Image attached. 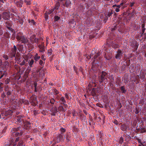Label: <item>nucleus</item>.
I'll use <instances>...</instances> for the list:
<instances>
[{
    "label": "nucleus",
    "instance_id": "f257e3e1",
    "mask_svg": "<svg viewBox=\"0 0 146 146\" xmlns=\"http://www.w3.org/2000/svg\"><path fill=\"white\" fill-rule=\"evenodd\" d=\"M24 130L23 128L20 126L17 127L13 128L11 130L12 136L14 137H16L19 135L21 136L23 134Z\"/></svg>",
    "mask_w": 146,
    "mask_h": 146
},
{
    "label": "nucleus",
    "instance_id": "f03ea898",
    "mask_svg": "<svg viewBox=\"0 0 146 146\" xmlns=\"http://www.w3.org/2000/svg\"><path fill=\"white\" fill-rule=\"evenodd\" d=\"M16 38L18 41L21 42V43H25L27 42L28 40L27 38L25 37L22 33H19L16 36Z\"/></svg>",
    "mask_w": 146,
    "mask_h": 146
},
{
    "label": "nucleus",
    "instance_id": "7ed1b4c3",
    "mask_svg": "<svg viewBox=\"0 0 146 146\" xmlns=\"http://www.w3.org/2000/svg\"><path fill=\"white\" fill-rule=\"evenodd\" d=\"M4 90L6 95L7 98L9 99L11 98L13 90L10 87H9L8 85H7L5 86Z\"/></svg>",
    "mask_w": 146,
    "mask_h": 146
},
{
    "label": "nucleus",
    "instance_id": "20e7f679",
    "mask_svg": "<svg viewBox=\"0 0 146 146\" xmlns=\"http://www.w3.org/2000/svg\"><path fill=\"white\" fill-rule=\"evenodd\" d=\"M17 51V48L15 45H14L13 48L11 49L9 53V56L11 59L13 58L15 56L16 52Z\"/></svg>",
    "mask_w": 146,
    "mask_h": 146
},
{
    "label": "nucleus",
    "instance_id": "39448f33",
    "mask_svg": "<svg viewBox=\"0 0 146 146\" xmlns=\"http://www.w3.org/2000/svg\"><path fill=\"white\" fill-rule=\"evenodd\" d=\"M60 6V4L59 3H56L55 5V7L53 9H49L48 12V14H50L54 12V13L55 14L57 13V10L58 9Z\"/></svg>",
    "mask_w": 146,
    "mask_h": 146
},
{
    "label": "nucleus",
    "instance_id": "423d86ee",
    "mask_svg": "<svg viewBox=\"0 0 146 146\" xmlns=\"http://www.w3.org/2000/svg\"><path fill=\"white\" fill-rule=\"evenodd\" d=\"M107 75L108 73L104 71H102L100 76V80H99V82L100 83H102L106 80H107Z\"/></svg>",
    "mask_w": 146,
    "mask_h": 146
},
{
    "label": "nucleus",
    "instance_id": "0eeeda50",
    "mask_svg": "<svg viewBox=\"0 0 146 146\" xmlns=\"http://www.w3.org/2000/svg\"><path fill=\"white\" fill-rule=\"evenodd\" d=\"M2 16L3 19L7 21L9 20L10 17V13L9 12H3Z\"/></svg>",
    "mask_w": 146,
    "mask_h": 146
},
{
    "label": "nucleus",
    "instance_id": "6e6552de",
    "mask_svg": "<svg viewBox=\"0 0 146 146\" xmlns=\"http://www.w3.org/2000/svg\"><path fill=\"white\" fill-rule=\"evenodd\" d=\"M16 119L17 120V123L19 124V125H22L24 122L23 117L21 115L17 116Z\"/></svg>",
    "mask_w": 146,
    "mask_h": 146
},
{
    "label": "nucleus",
    "instance_id": "1a4fd4ad",
    "mask_svg": "<svg viewBox=\"0 0 146 146\" xmlns=\"http://www.w3.org/2000/svg\"><path fill=\"white\" fill-rule=\"evenodd\" d=\"M5 26L8 30L11 31H12L13 30V29L11 28V27L12 25V22L11 21H7L5 23Z\"/></svg>",
    "mask_w": 146,
    "mask_h": 146
},
{
    "label": "nucleus",
    "instance_id": "9d476101",
    "mask_svg": "<svg viewBox=\"0 0 146 146\" xmlns=\"http://www.w3.org/2000/svg\"><path fill=\"white\" fill-rule=\"evenodd\" d=\"M123 51L120 49H118L117 52V54L116 55L115 57L117 60H119L121 58L122 55Z\"/></svg>",
    "mask_w": 146,
    "mask_h": 146
},
{
    "label": "nucleus",
    "instance_id": "9b49d317",
    "mask_svg": "<svg viewBox=\"0 0 146 146\" xmlns=\"http://www.w3.org/2000/svg\"><path fill=\"white\" fill-rule=\"evenodd\" d=\"M7 75V73L6 71H0V79H2L4 77H6Z\"/></svg>",
    "mask_w": 146,
    "mask_h": 146
},
{
    "label": "nucleus",
    "instance_id": "f8f14e48",
    "mask_svg": "<svg viewBox=\"0 0 146 146\" xmlns=\"http://www.w3.org/2000/svg\"><path fill=\"white\" fill-rule=\"evenodd\" d=\"M65 138V137H64L62 134H59L57 137V141L58 142H59L60 141H63Z\"/></svg>",
    "mask_w": 146,
    "mask_h": 146
},
{
    "label": "nucleus",
    "instance_id": "ddd939ff",
    "mask_svg": "<svg viewBox=\"0 0 146 146\" xmlns=\"http://www.w3.org/2000/svg\"><path fill=\"white\" fill-rule=\"evenodd\" d=\"M17 62L20 65L23 66L25 64V59L22 58L21 59H19V60L17 61Z\"/></svg>",
    "mask_w": 146,
    "mask_h": 146
},
{
    "label": "nucleus",
    "instance_id": "4468645a",
    "mask_svg": "<svg viewBox=\"0 0 146 146\" xmlns=\"http://www.w3.org/2000/svg\"><path fill=\"white\" fill-rule=\"evenodd\" d=\"M51 112V115L52 116H55L58 112L57 109L56 107L52 108L50 110Z\"/></svg>",
    "mask_w": 146,
    "mask_h": 146
},
{
    "label": "nucleus",
    "instance_id": "2eb2a0df",
    "mask_svg": "<svg viewBox=\"0 0 146 146\" xmlns=\"http://www.w3.org/2000/svg\"><path fill=\"white\" fill-rule=\"evenodd\" d=\"M23 1L22 0H18L16 3L17 6L21 8L22 7L23 4Z\"/></svg>",
    "mask_w": 146,
    "mask_h": 146
},
{
    "label": "nucleus",
    "instance_id": "dca6fc26",
    "mask_svg": "<svg viewBox=\"0 0 146 146\" xmlns=\"http://www.w3.org/2000/svg\"><path fill=\"white\" fill-rule=\"evenodd\" d=\"M13 113V111L11 110H8L7 111H5L4 113H2V116H7L8 115H11Z\"/></svg>",
    "mask_w": 146,
    "mask_h": 146
},
{
    "label": "nucleus",
    "instance_id": "f3484780",
    "mask_svg": "<svg viewBox=\"0 0 146 146\" xmlns=\"http://www.w3.org/2000/svg\"><path fill=\"white\" fill-rule=\"evenodd\" d=\"M38 47L39 48V51L40 52L43 53L45 51L44 46L41 45H38Z\"/></svg>",
    "mask_w": 146,
    "mask_h": 146
},
{
    "label": "nucleus",
    "instance_id": "a211bd4d",
    "mask_svg": "<svg viewBox=\"0 0 146 146\" xmlns=\"http://www.w3.org/2000/svg\"><path fill=\"white\" fill-rule=\"evenodd\" d=\"M128 128L127 125L125 124L122 125L120 127L121 129L123 131H126Z\"/></svg>",
    "mask_w": 146,
    "mask_h": 146
},
{
    "label": "nucleus",
    "instance_id": "6ab92c4d",
    "mask_svg": "<svg viewBox=\"0 0 146 146\" xmlns=\"http://www.w3.org/2000/svg\"><path fill=\"white\" fill-rule=\"evenodd\" d=\"M3 82L5 85H7L9 84L10 82V78H5L3 80Z\"/></svg>",
    "mask_w": 146,
    "mask_h": 146
},
{
    "label": "nucleus",
    "instance_id": "aec40b11",
    "mask_svg": "<svg viewBox=\"0 0 146 146\" xmlns=\"http://www.w3.org/2000/svg\"><path fill=\"white\" fill-rule=\"evenodd\" d=\"M17 48L19 51H21L23 53L24 50L23 46V45H19L17 47Z\"/></svg>",
    "mask_w": 146,
    "mask_h": 146
},
{
    "label": "nucleus",
    "instance_id": "412c9836",
    "mask_svg": "<svg viewBox=\"0 0 146 146\" xmlns=\"http://www.w3.org/2000/svg\"><path fill=\"white\" fill-rule=\"evenodd\" d=\"M34 62L35 63V61L33 59H31V60H29L28 61V63H29V66L31 67H33L32 65L33 64Z\"/></svg>",
    "mask_w": 146,
    "mask_h": 146
},
{
    "label": "nucleus",
    "instance_id": "4be33fe9",
    "mask_svg": "<svg viewBox=\"0 0 146 146\" xmlns=\"http://www.w3.org/2000/svg\"><path fill=\"white\" fill-rule=\"evenodd\" d=\"M135 4V2L133 1H130L129 3H127L125 4V5H128L129 7H133L134 5V4Z\"/></svg>",
    "mask_w": 146,
    "mask_h": 146
},
{
    "label": "nucleus",
    "instance_id": "5701e85b",
    "mask_svg": "<svg viewBox=\"0 0 146 146\" xmlns=\"http://www.w3.org/2000/svg\"><path fill=\"white\" fill-rule=\"evenodd\" d=\"M120 89L122 93L125 94L127 91V90L125 89V87L124 86H121L120 88Z\"/></svg>",
    "mask_w": 146,
    "mask_h": 146
},
{
    "label": "nucleus",
    "instance_id": "b1692460",
    "mask_svg": "<svg viewBox=\"0 0 146 146\" xmlns=\"http://www.w3.org/2000/svg\"><path fill=\"white\" fill-rule=\"evenodd\" d=\"M96 83L95 81H92V82H90L89 85H90L94 87H96Z\"/></svg>",
    "mask_w": 146,
    "mask_h": 146
},
{
    "label": "nucleus",
    "instance_id": "393cba45",
    "mask_svg": "<svg viewBox=\"0 0 146 146\" xmlns=\"http://www.w3.org/2000/svg\"><path fill=\"white\" fill-rule=\"evenodd\" d=\"M145 76V74L143 72H142L140 73V78L143 81L144 80Z\"/></svg>",
    "mask_w": 146,
    "mask_h": 146
},
{
    "label": "nucleus",
    "instance_id": "a878e982",
    "mask_svg": "<svg viewBox=\"0 0 146 146\" xmlns=\"http://www.w3.org/2000/svg\"><path fill=\"white\" fill-rule=\"evenodd\" d=\"M70 3L71 2L69 1V0H66L65 3L64 5L66 7H68L70 6Z\"/></svg>",
    "mask_w": 146,
    "mask_h": 146
},
{
    "label": "nucleus",
    "instance_id": "bb28decb",
    "mask_svg": "<svg viewBox=\"0 0 146 146\" xmlns=\"http://www.w3.org/2000/svg\"><path fill=\"white\" fill-rule=\"evenodd\" d=\"M28 21L29 23H30V25H35L36 24V22L33 19H31V20L29 19Z\"/></svg>",
    "mask_w": 146,
    "mask_h": 146
},
{
    "label": "nucleus",
    "instance_id": "cd10ccee",
    "mask_svg": "<svg viewBox=\"0 0 146 146\" xmlns=\"http://www.w3.org/2000/svg\"><path fill=\"white\" fill-rule=\"evenodd\" d=\"M129 72L131 73H133L134 72V70L133 69V65L131 64L130 67H129Z\"/></svg>",
    "mask_w": 146,
    "mask_h": 146
},
{
    "label": "nucleus",
    "instance_id": "c85d7f7f",
    "mask_svg": "<svg viewBox=\"0 0 146 146\" xmlns=\"http://www.w3.org/2000/svg\"><path fill=\"white\" fill-rule=\"evenodd\" d=\"M3 64L5 68H7L9 66V63L8 61H5L3 62Z\"/></svg>",
    "mask_w": 146,
    "mask_h": 146
},
{
    "label": "nucleus",
    "instance_id": "c756f323",
    "mask_svg": "<svg viewBox=\"0 0 146 146\" xmlns=\"http://www.w3.org/2000/svg\"><path fill=\"white\" fill-rule=\"evenodd\" d=\"M15 57V60L17 61L19 59H21V58H22L21 57L19 54H18L17 53L16 54Z\"/></svg>",
    "mask_w": 146,
    "mask_h": 146
},
{
    "label": "nucleus",
    "instance_id": "7c9ffc66",
    "mask_svg": "<svg viewBox=\"0 0 146 146\" xmlns=\"http://www.w3.org/2000/svg\"><path fill=\"white\" fill-rule=\"evenodd\" d=\"M40 56L33 57V58L35 60V63H37V62L40 59Z\"/></svg>",
    "mask_w": 146,
    "mask_h": 146
},
{
    "label": "nucleus",
    "instance_id": "2f4dec72",
    "mask_svg": "<svg viewBox=\"0 0 146 146\" xmlns=\"http://www.w3.org/2000/svg\"><path fill=\"white\" fill-rule=\"evenodd\" d=\"M95 54L94 56V58L95 59H96L99 56L100 54V52L99 51H98L96 53H95Z\"/></svg>",
    "mask_w": 146,
    "mask_h": 146
},
{
    "label": "nucleus",
    "instance_id": "473e14b6",
    "mask_svg": "<svg viewBox=\"0 0 146 146\" xmlns=\"http://www.w3.org/2000/svg\"><path fill=\"white\" fill-rule=\"evenodd\" d=\"M1 97L3 99H4L5 98H7V96L6 94H5V92H3L1 94Z\"/></svg>",
    "mask_w": 146,
    "mask_h": 146
},
{
    "label": "nucleus",
    "instance_id": "72a5a7b5",
    "mask_svg": "<svg viewBox=\"0 0 146 146\" xmlns=\"http://www.w3.org/2000/svg\"><path fill=\"white\" fill-rule=\"evenodd\" d=\"M141 5L143 8H146V0H143Z\"/></svg>",
    "mask_w": 146,
    "mask_h": 146
},
{
    "label": "nucleus",
    "instance_id": "f704fd0d",
    "mask_svg": "<svg viewBox=\"0 0 146 146\" xmlns=\"http://www.w3.org/2000/svg\"><path fill=\"white\" fill-rule=\"evenodd\" d=\"M24 144V141L23 140H21L19 142V143L17 146H23Z\"/></svg>",
    "mask_w": 146,
    "mask_h": 146
},
{
    "label": "nucleus",
    "instance_id": "c9c22d12",
    "mask_svg": "<svg viewBox=\"0 0 146 146\" xmlns=\"http://www.w3.org/2000/svg\"><path fill=\"white\" fill-rule=\"evenodd\" d=\"M91 94L92 96H95L96 95V93L95 91V90L94 88H93L91 91Z\"/></svg>",
    "mask_w": 146,
    "mask_h": 146
},
{
    "label": "nucleus",
    "instance_id": "e433bc0d",
    "mask_svg": "<svg viewBox=\"0 0 146 146\" xmlns=\"http://www.w3.org/2000/svg\"><path fill=\"white\" fill-rule=\"evenodd\" d=\"M60 131L61 132V134H62L65 132L66 130L65 128H64L63 127H61L60 129Z\"/></svg>",
    "mask_w": 146,
    "mask_h": 146
},
{
    "label": "nucleus",
    "instance_id": "4c0bfd02",
    "mask_svg": "<svg viewBox=\"0 0 146 146\" xmlns=\"http://www.w3.org/2000/svg\"><path fill=\"white\" fill-rule=\"evenodd\" d=\"M60 18L57 15H55L54 17V20L55 21H56L59 20Z\"/></svg>",
    "mask_w": 146,
    "mask_h": 146
},
{
    "label": "nucleus",
    "instance_id": "58836bf2",
    "mask_svg": "<svg viewBox=\"0 0 146 146\" xmlns=\"http://www.w3.org/2000/svg\"><path fill=\"white\" fill-rule=\"evenodd\" d=\"M113 14V13L112 12H109L106 15L107 16L106 17V19H108V17H110Z\"/></svg>",
    "mask_w": 146,
    "mask_h": 146
},
{
    "label": "nucleus",
    "instance_id": "ea45409f",
    "mask_svg": "<svg viewBox=\"0 0 146 146\" xmlns=\"http://www.w3.org/2000/svg\"><path fill=\"white\" fill-rule=\"evenodd\" d=\"M123 138L122 137H121L119 140V143L120 144H122L123 142Z\"/></svg>",
    "mask_w": 146,
    "mask_h": 146
},
{
    "label": "nucleus",
    "instance_id": "a19ab883",
    "mask_svg": "<svg viewBox=\"0 0 146 146\" xmlns=\"http://www.w3.org/2000/svg\"><path fill=\"white\" fill-rule=\"evenodd\" d=\"M127 64L126 63V64H123L122 65V66H121V67L122 71H123L125 70Z\"/></svg>",
    "mask_w": 146,
    "mask_h": 146
},
{
    "label": "nucleus",
    "instance_id": "79ce46f5",
    "mask_svg": "<svg viewBox=\"0 0 146 146\" xmlns=\"http://www.w3.org/2000/svg\"><path fill=\"white\" fill-rule=\"evenodd\" d=\"M28 48L30 51L32 50L33 48V46L32 45H30L28 46Z\"/></svg>",
    "mask_w": 146,
    "mask_h": 146
},
{
    "label": "nucleus",
    "instance_id": "37998d69",
    "mask_svg": "<svg viewBox=\"0 0 146 146\" xmlns=\"http://www.w3.org/2000/svg\"><path fill=\"white\" fill-rule=\"evenodd\" d=\"M25 100L23 99H20L19 100V103L21 104H23L24 103Z\"/></svg>",
    "mask_w": 146,
    "mask_h": 146
},
{
    "label": "nucleus",
    "instance_id": "c03bdc74",
    "mask_svg": "<svg viewBox=\"0 0 146 146\" xmlns=\"http://www.w3.org/2000/svg\"><path fill=\"white\" fill-rule=\"evenodd\" d=\"M141 133H143L146 131V128H141L140 129Z\"/></svg>",
    "mask_w": 146,
    "mask_h": 146
},
{
    "label": "nucleus",
    "instance_id": "a18cd8bd",
    "mask_svg": "<svg viewBox=\"0 0 146 146\" xmlns=\"http://www.w3.org/2000/svg\"><path fill=\"white\" fill-rule=\"evenodd\" d=\"M145 28H143L142 29V33H140L141 34V36H142V35H146V34L145 33H144V32H145Z\"/></svg>",
    "mask_w": 146,
    "mask_h": 146
},
{
    "label": "nucleus",
    "instance_id": "49530a36",
    "mask_svg": "<svg viewBox=\"0 0 146 146\" xmlns=\"http://www.w3.org/2000/svg\"><path fill=\"white\" fill-rule=\"evenodd\" d=\"M60 100L62 102V104H64V103H66V101H65L64 97H62L60 98Z\"/></svg>",
    "mask_w": 146,
    "mask_h": 146
},
{
    "label": "nucleus",
    "instance_id": "de8ad7c7",
    "mask_svg": "<svg viewBox=\"0 0 146 146\" xmlns=\"http://www.w3.org/2000/svg\"><path fill=\"white\" fill-rule=\"evenodd\" d=\"M44 63L41 60H40L39 62V64L41 66H43L44 65Z\"/></svg>",
    "mask_w": 146,
    "mask_h": 146
},
{
    "label": "nucleus",
    "instance_id": "09e8293b",
    "mask_svg": "<svg viewBox=\"0 0 146 146\" xmlns=\"http://www.w3.org/2000/svg\"><path fill=\"white\" fill-rule=\"evenodd\" d=\"M24 1L26 3L27 5H30L31 4V2L30 1L24 0Z\"/></svg>",
    "mask_w": 146,
    "mask_h": 146
},
{
    "label": "nucleus",
    "instance_id": "8fccbe9b",
    "mask_svg": "<svg viewBox=\"0 0 146 146\" xmlns=\"http://www.w3.org/2000/svg\"><path fill=\"white\" fill-rule=\"evenodd\" d=\"M123 4V3H121L120 5H113V6L116 7H117V8H118L119 9V8L121 7V6H122Z\"/></svg>",
    "mask_w": 146,
    "mask_h": 146
},
{
    "label": "nucleus",
    "instance_id": "3c124183",
    "mask_svg": "<svg viewBox=\"0 0 146 146\" xmlns=\"http://www.w3.org/2000/svg\"><path fill=\"white\" fill-rule=\"evenodd\" d=\"M135 113L136 114H137L140 111L139 110V108H135Z\"/></svg>",
    "mask_w": 146,
    "mask_h": 146
},
{
    "label": "nucleus",
    "instance_id": "603ef678",
    "mask_svg": "<svg viewBox=\"0 0 146 146\" xmlns=\"http://www.w3.org/2000/svg\"><path fill=\"white\" fill-rule=\"evenodd\" d=\"M52 54V50L51 49H50L48 52V56H50Z\"/></svg>",
    "mask_w": 146,
    "mask_h": 146
},
{
    "label": "nucleus",
    "instance_id": "864d4df0",
    "mask_svg": "<svg viewBox=\"0 0 146 146\" xmlns=\"http://www.w3.org/2000/svg\"><path fill=\"white\" fill-rule=\"evenodd\" d=\"M44 16L45 20L47 21V20L48 19V15L46 13L44 14Z\"/></svg>",
    "mask_w": 146,
    "mask_h": 146
},
{
    "label": "nucleus",
    "instance_id": "5fc2aeb1",
    "mask_svg": "<svg viewBox=\"0 0 146 146\" xmlns=\"http://www.w3.org/2000/svg\"><path fill=\"white\" fill-rule=\"evenodd\" d=\"M54 102L55 100L53 98H52L50 100V102L52 104H54Z\"/></svg>",
    "mask_w": 146,
    "mask_h": 146
},
{
    "label": "nucleus",
    "instance_id": "6e6d98bb",
    "mask_svg": "<svg viewBox=\"0 0 146 146\" xmlns=\"http://www.w3.org/2000/svg\"><path fill=\"white\" fill-rule=\"evenodd\" d=\"M3 57L5 60H7L8 59L9 57L7 55L4 54L3 56Z\"/></svg>",
    "mask_w": 146,
    "mask_h": 146
},
{
    "label": "nucleus",
    "instance_id": "4d7b16f0",
    "mask_svg": "<svg viewBox=\"0 0 146 146\" xmlns=\"http://www.w3.org/2000/svg\"><path fill=\"white\" fill-rule=\"evenodd\" d=\"M59 108L60 109V110L61 111H65L64 110L63 107L62 106H60L59 107Z\"/></svg>",
    "mask_w": 146,
    "mask_h": 146
},
{
    "label": "nucleus",
    "instance_id": "13d9d810",
    "mask_svg": "<svg viewBox=\"0 0 146 146\" xmlns=\"http://www.w3.org/2000/svg\"><path fill=\"white\" fill-rule=\"evenodd\" d=\"M95 54V51H92L90 54V58H91L92 56H93Z\"/></svg>",
    "mask_w": 146,
    "mask_h": 146
},
{
    "label": "nucleus",
    "instance_id": "bf43d9fd",
    "mask_svg": "<svg viewBox=\"0 0 146 146\" xmlns=\"http://www.w3.org/2000/svg\"><path fill=\"white\" fill-rule=\"evenodd\" d=\"M124 82L125 84H126L128 82V80L126 78L124 77L123 79Z\"/></svg>",
    "mask_w": 146,
    "mask_h": 146
},
{
    "label": "nucleus",
    "instance_id": "052dcab7",
    "mask_svg": "<svg viewBox=\"0 0 146 146\" xmlns=\"http://www.w3.org/2000/svg\"><path fill=\"white\" fill-rule=\"evenodd\" d=\"M113 122L116 125H118L119 123L118 121L116 120H115Z\"/></svg>",
    "mask_w": 146,
    "mask_h": 146
},
{
    "label": "nucleus",
    "instance_id": "680f3d73",
    "mask_svg": "<svg viewBox=\"0 0 146 146\" xmlns=\"http://www.w3.org/2000/svg\"><path fill=\"white\" fill-rule=\"evenodd\" d=\"M66 139L67 142H68L69 141V136L68 135H67L66 137Z\"/></svg>",
    "mask_w": 146,
    "mask_h": 146
},
{
    "label": "nucleus",
    "instance_id": "e2e57ef3",
    "mask_svg": "<svg viewBox=\"0 0 146 146\" xmlns=\"http://www.w3.org/2000/svg\"><path fill=\"white\" fill-rule=\"evenodd\" d=\"M34 86L35 88H36L37 85V82H34Z\"/></svg>",
    "mask_w": 146,
    "mask_h": 146
},
{
    "label": "nucleus",
    "instance_id": "0e129e2a",
    "mask_svg": "<svg viewBox=\"0 0 146 146\" xmlns=\"http://www.w3.org/2000/svg\"><path fill=\"white\" fill-rule=\"evenodd\" d=\"M41 58L43 61H45L46 60V58H44V56L43 55H42L41 57Z\"/></svg>",
    "mask_w": 146,
    "mask_h": 146
},
{
    "label": "nucleus",
    "instance_id": "69168bd1",
    "mask_svg": "<svg viewBox=\"0 0 146 146\" xmlns=\"http://www.w3.org/2000/svg\"><path fill=\"white\" fill-rule=\"evenodd\" d=\"M80 8L81 9L83 10L85 9V8H84L82 4H80Z\"/></svg>",
    "mask_w": 146,
    "mask_h": 146
},
{
    "label": "nucleus",
    "instance_id": "338daca9",
    "mask_svg": "<svg viewBox=\"0 0 146 146\" xmlns=\"http://www.w3.org/2000/svg\"><path fill=\"white\" fill-rule=\"evenodd\" d=\"M54 92L55 93V95H56L57 94H58V92L57 91V90L56 89H54Z\"/></svg>",
    "mask_w": 146,
    "mask_h": 146
},
{
    "label": "nucleus",
    "instance_id": "774afa93",
    "mask_svg": "<svg viewBox=\"0 0 146 146\" xmlns=\"http://www.w3.org/2000/svg\"><path fill=\"white\" fill-rule=\"evenodd\" d=\"M3 83L1 82H0V89L3 88V87L1 86L3 85Z\"/></svg>",
    "mask_w": 146,
    "mask_h": 146
}]
</instances>
